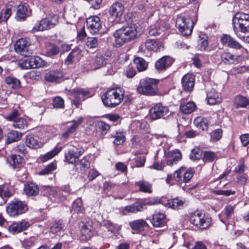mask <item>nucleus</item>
Segmentation results:
<instances>
[{
	"label": "nucleus",
	"instance_id": "f257e3e1",
	"mask_svg": "<svg viewBox=\"0 0 249 249\" xmlns=\"http://www.w3.org/2000/svg\"><path fill=\"white\" fill-rule=\"evenodd\" d=\"M232 26L236 36L246 43H249V14L236 13L232 18Z\"/></svg>",
	"mask_w": 249,
	"mask_h": 249
},
{
	"label": "nucleus",
	"instance_id": "f03ea898",
	"mask_svg": "<svg viewBox=\"0 0 249 249\" xmlns=\"http://www.w3.org/2000/svg\"><path fill=\"white\" fill-rule=\"evenodd\" d=\"M138 27L135 24L124 26L116 30L113 33L114 45L120 47L125 43L130 42L138 37Z\"/></svg>",
	"mask_w": 249,
	"mask_h": 249
},
{
	"label": "nucleus",
	"instance_id": "7ed1b4c3",
	"mask_svg": "<svg viewBox=\"0 0 249 249\" xmlns=\"http://www.w3.org/2000/svg\"><path fill=\"white\" fill-rule=\"evenodd\" d=\"M124 90L121 88H113L107 90L102 96L103 104L107 107H113L123 100Z\"/></svg>",
	"mask_w": 249,
	"mask_h": 249
},
{
	"label": "nucleus",
	"instance_id": "20e7f679",
	"mask_svg": "<svg viewBox=\"0 0 249 249\" xmlns=\"http://www.w3.org/2000/svg\"><path fill=\"white\" fill-rule=\"evenodd\" d=\"M159 81L155 79L144 78L142 79L137 87L139 93L146 96H155L158 93Z\"/></svg>",
	"mask_w": 249,
	"mask_h": 249
},
{
	"label": "nucleus",
	"instance_id": "39448f33",
	"mask_svg": "<svg viewBox=\"0 0 249 249\" xmlns=\"http://www.w3.org/2000/svg\"><path fill=\"white\" fill-rule=\"evenodd\" d=\"M28 207L25 201L14 199L6 207L7 213L11 217H16L27 212Z\"/></svg>",
	"mask_w": 249,
	"mask_h": 249
},
{
	"label": "nucleus",
	"instance_id": "423d86ee",
	"mask_svg": "<svg viewBox=\"0 0 249 249\" xmlns=\"http://www.w3.org/2000/svg\"><path fill=\"white\" fill-rule=\"evenodd\" d=\"M20 112L17 109H13L5 118L8 121H12V125L15 128L25 129L27 128L29 120L25 117H20Z\"/></svg>",
	"mask_w": 249,
	"mask_h": 249
},
{
	"label": "nucleus",
	"instance_id": "0eeeda50",
	"mask_svg": "<svg viewBox=\"0 0 249 249\" xmlns=\"http://www.w3.org/2000/svg\"><path fill=\"white\" fill-rule=\"evenodd\" d=\"M190 220L192 224L201 229L208 228L212 223V218L208 214L198 211L192 214Z\"/></svg>",
	"mask_w": 249,
	"mask_h": 249
},
{
	"label": "nucleus",
	"instance_id": "6e6552de",
	"mask_svg": "<svg viewBox=\"0 0 249 249\" xmlns=\"http://www.w3.org/2000/svg\"><path fill=\"white\" fill-rule=\"evenodd\" d=\"M124 12V5L121 2H114L109 6L108 10V19L112 25L119 22Z\"/></svg>",
	"mask_w": 249,
	"mask_h": 249
},
{
	"label": "nucleus",
	"instance_id": "1a4fd4ad",
	"mask_svg": "<svg viewBox=\"0 0 249 249\" xmlns=\"http://www.w3.org/2000/svg\"><path fill=\"white\" fill-rule=\"evenodd\" d=\"M58 17L57 15L53 14L50 15L47 17L37 21L32 29L33 32L43 31L49 30L54 27L57 23Z\"/></svg>",
	"mask_w": 249,
	"mask_h": 249
},
{
	"label": "nucleus",
	"instance_id": "9d476101",
	"mask_svg": "<svg viewBox=\"0 0 249 249\" xmlns=\"http://www.w3.org/2000/svg\"><path fill=\"white\" fill-rule=\"evenodd\" d=\"M194 25L193 20L188 16H179L177 18L176 26L183 36L192 34Z\"/></svg>",
	"mask_w": 249,
	"mask_h": 249
},
{
	"label": "nucleus",
	"instance_id": "9b49d317",
	"mask_svg": "<svg viewBox=\"0 0 249 249\" xmlns=\"http://www.w3.org/2000/svg\"><path fill=\"white\" fill-rule=\"evenodd\" d=\"M83 122L84 118L79 116L76 119L68 122L64 132L61 134V140L63 142L67 141L69 137L76 131Z\"/></svg>",
	"mask_w": 249,
	"mask_h": 249
},
{
	"label": "nucleus",
	"instance_id": "f8f14e48",
	"mask_svg": "<svg viewBox=\"0 0 249 249\" xmlns=\"http://www.w3.org/2000/svg\"><path fill=\"white\" fill-rule=\"evenodd\" d=\"M71 99L76 107H78L81 103L91 96L90 93L83 89H73L71 93Z\"/></svg>",
	"mask_w": 249,
	"mask_h": 249
},
{
	"label": "nucleus",
	"instance_id": "ddd939ff",
	"mask_svg": "<svg viewBox=\"0 0 249 249\" xmlns=\"http://www.w3.org/2000/svg\"><path fill=\"white\" fill-rule=\"evenodd\" d=\"M87 29L91 34H99L102 28L100 18L97 16L88 18L87 19Z\"/></svg>",
	"mask_w": 249,
	"mask_h": 249
},
{
	"label": "nucleus",
	"instance_id": "4468645a",
	"mask_svg": "<svg viewBox=\"0 0 249 249\" xmlns=\"http://www.w3.org/2000/svg\"><path fill=\"white\" fill-rule=\"evenodd\" d=\"M164 157L166 165L173 166L177 164L181 160L182 155L179 150L175 149L172 151H165Z\"/></svg>",
	"mask_w": 249,
	"mask_h": 249
},
{
	"label": "nucleus",
	"instance_id": "2eb2a0df",
	"mask_svg": "<svg viewBox=\"0 0 249 249\" xmlns=\"http://www.w3.org/2000/svg\"><path fill=\"white\" fill-rule=\"evenodd\" d=\"M168 112V108L160 103L155 104L149 111L150 115L153 120L160 119L166 115Z\"/></svg>",
	"mask_w": 249,
	"mask_h": 249
},
{
	"label": "nucleus",
	"instance_id": "dca6fc26",
	"mask_svg": "<svg viewBox=\"0 0 249 249\" xmlns=\"http://www.w3.org/2000/svg\"><path fill=\"white\" fill-rule=\"evenodd\" d=\"M30 226L29 222L25 219L15 221L8 228V231L13 234L19 233L27 230Z\"/></svg>",
	"mask_w": 249,
	"mask_h": 249
},
{
	"label": "nucleus",
	"instance_id": "f3484780",
	"mask_svg": "<svg viewBox=\"0 0 249 249\" xmlns=\"http://www.w3.org/2000/svg\"><path fill=\"white\" fill-rule=\"evenodd\" d=\"M221 41L224 45H226L231 48L241 50L242 53H247V49L243 48L239 42L229 35H223L221 38Z\"/></svg>",
	"mask_w": 249,
	"mask_h": 249
},
{
	"label": "nucleus",
	"instance_id": "a211bd4d",
	"mask_svg": "<svg viewBox=\"0 0 249 249\" xmlns=\"http://www.w3.org/2000/svg\"><path fill=\"white\" fill-rule=\"evenodd\" d=\"M30 44L25 38H20L17 41L15 45L16 52L24 56L29 55V47Z\"/></svg>",
	"mask_w": 249,
	"mask_h": 249
},
{
	"label": "nucleus",
	"instance_id": "6ab92c4d",
	"mask_svg": "<svg viewBox=\"0 0 249 249\" xmlns=\"http://www.w3.org/2000/svg\"><path fill=\"white\" fill-rule=\"evenodd\" d=\"M83 153V151L82 150L73 147L65 152V158L69 163L73 164L76 162V160Z\"/></svg>",
	"mask_w": 249,
	"mask_h": 249
},
{
	"label": "nucleus",
	"instance_id": "aec40b11",
	"mask_svg": "<svg viewBox=\"0 0 249 249\" xmlns=\"http://www.w3.org/2000/svg\"><path fill=\"white\" fill-rule=\"evenodd\" d=\"M7 162L13 169H19L24 162V159L18 155H12L7 158Z\"/></svg>",
	"mask_w": 249,
	"mask_h": 249
},
{
	"label": "nucleus",
	"instance_id": "412c9836",
	"mask_svg": "<svg viewBox=\"0 0 249 249\" xmlns=\"http://www.w3.org/2000/svg\"><path fill=\"white\" fill-rule=\"evenodd\" d=\"M52 201H61L66 198V196L61 195L60 193H57L56 189L52 187H47L44 189V194Z\"/></svg>",
	"mask_w": 249,
	"mask_h": 249
},
{
	"label": "nucleus",
	"instance_id": "4be33fe9",
	"mask_svg": "<svg viewBox=\"0 0 249 249\" xmlns=\"http://www.w3.org/2000/svg\"><path fill=\"white\" fill-rule=\"evenodd\" d=\"M82 56L81 50L77 47L72 49L65 59V63L71 65L73 63L79 61Z\"/></svg>",
	"mask_w": 249,
	"mask_h": 249
},
{
	"label": "nucleus",
	"instance_id": "5701e85b",
	"mask_svg": "<svg viewBox=\"0 0 249 249\" xmlns=\"http://www.w3.org/2000/svg\"><path fill=\"white\" fill-rule=\"evenodd\" d=\"M194 77L191 74H186L182 78L181 83L183 89L187 92L192 91L194 86Z\"/></svg>",
	"mask_w": 249,
	"mask_h": 249
},
{
	"label": "nucleus",
	"instance_id": "b1692460",
	"mask_svg": "<svg viewBox=\"0 0 249 249\" xmlns=\"http://www.w3.org/2000/svg\"><path fill=\"white\" fill-rule=\"evenodd\" d=\"M25 143L27 146L32 149H37L41 147L44 143L38 140L37 136L31 134L26 137Z\"/></svg>",
	"mask_w": 249,
	"mask_h": 249
},
{
	"label": "nucleus",
	"instance_id": "393cba45",
	"mask_svg": "<svg viewBox=\"0 0 249 249\" xmlns=\"http://www.w3.org/2000/svg\"><path fill=\"white\" fill-rule=\"evenodd\" d=\"M173 62L172 58L169 56H164L156 62L155 67L158 70H164L171 66Z\"/></svg>",
	"mask_w": 249,
	"mask_h": 249
},
{
	"label": "nucleus",
	"instance_id": "a878e982",
	"mask_svg": "<svg viewBox=\"0 0 249 249\" xmlns=\"http://www.w3.org/2000/svg\"><path fill=\"white\" fill-rule=\"evenodd\" d=\"M151 222L155 227H160L164 226L166 222L165 213H156L153 215Z\"/></svg>",
	"mask_w": 249,
	"mask_h": 249
},
{
	"label": "nucleus",
	"instance_id": "bb28decb",
	"mask_svg": "<svg viewBox=\"0 0 249 249\" xmlns=\"http://www.w3.org/2000/svg\"><path fill=\"white\" fill-rule=\"evenodd\" d=\"M207 100L208 103L211 105H214L221 102V98L219 93L214 89H211L207 93Z\"/></svg>",
	"mask_w": 249,
	"mask_h": 249
},
{
	"label": "nucleus",
	"instance_id": "cd10ccee",
	"mask_svg": "<svg viewBox=\"0 0 249 249\" xmlns=\"http://www.w3.org/2000/svg\"><path fill=\"white\" fill-rule=\"evenodd\" d=\"M30 14L28 5L27 3H24L18 5L16 14V18L18 20H24Z\"/></svg>",
	"mask_w": 249,
	"mask_h": 249
},
{
	"label": "nucleus",
	"instance_id": "c85d7f7f",
	"mask_svg": "<svg viewBox=\"0 0 249 249\" xmlns=\"http://www.w3.org/2000/svg\"><path fill=\"white\" fill-rule=\"evenodd\" d=\"M145 47L147 50L154 52L160 51L163 48V45L161 42L152 39L146 40L145 43Z\"/></svg>",
	"mask_w": 249,
	"mask_h": 249
},
{
	"label": "nucleus",
	"instance_id": "c756f323",
	"mask_svg": "<svg viewBox=\"0 0 249 249\" xmlns=\"http://www.w3.org/2000/svg\"><path fill=\"white\" fill-rule=\"evenodd\" d=\"M129 225L132 230L139 232L144 230V228L148 226V224L143 219H137L129 222Z\"/></svg>",
	"mask_w": 249,
	"mask_h": 249
},
{
	"label": "nucleus",
	"instance_id": "7c9ffc66",
	"mask_svg": "<svg viewBox=\"0 0 249 249\" xmlns=\"http://www.w3.org/2000/svg\"><path fill=\"white\" fill-rule=\"evenodd\" d=\"M143 209V205L141 203H134L131 205L126 206L122 210V213L124 215L130 213H136L141 212Z\"/></svg>",
	"mask_w": 249,
	"mask_h": 249
},
{
	"label": "nucleus",
	"instance_id": "2f4dec72",
	"mask_svg": "<svg viewBox=\"0 0 249 249\" xmlns=\"http://www.w3.org/2000/svg\"><path fill=\"white\" fill-rule=\"evenodd\" d=\"M13 195L8 184L5 183L0 185V197L6 203L7 199Z\"/></svg>",
	"mask_w": 249,
	"mask_h": 249
},
{
	"label": "nucleus",
	"instance_id": "473e14b6",
	"mask_svg": "<svg viewBox=\"0 0 249 249\" xmlns=\"http://www.w3.org/2000/svg\"><path fill=\"white\" fill-rule=\"evenodd\" d=\"M239 56H236L230 53H224L221 55V59L226 64H236L239 62Z\"/></svg>",
	"mask_w": 249,
	"mask_h": 249
},
{
	"label": "nucleus",
	"instance_id": "72a5a7b5",
	"mask_svg": "<svg viewBox=\"0 0 249 249\" xmlns=\"http://www.w3.org/2000/svg\"><path fill=\"white\" fill-rule=\"evenodd\" d=\"M62 147L57 145L52 150L41 155L40 159L42 162H46L57 155L62 150Z\"/></svg>",
	"mask_w": 249,
	"mask_h": 249
},
{
	"label": "nucleus",
	"instance_id": "f704fd0d",
	"mask_svg": "<svg viewBox=\"0 0 249 249\" xmlns=\"http://www.w3.org/2000/svg\"><path fill=\"white\" fill-rule=\"evenodd\" d=\"M63 77L62 72L59 71H52L48 72L45 76V80L53 82H57Z\"/></svg>",
	"mask_w": 249,
	"mask_h": 249
},
{
	"label": "nucleus",
	"instance_id": "c9c22d12",
	"mask_svg": "<svg viewBox=\"0 0 249 249\" xmlns=\"http://www.w3.org/2000/svg\"><path fill=\"white\" fill-rule=\"evenodd\" d=\"M135 185L139 188V191L145 193H151L152 191V184L149 182L141 180L136 182Z\"/></svg>",
	"mask_w": 249,
	"mask_h": 249
},
{
	"label": "nucleus",
	"instance_id": "e433bc0d",
	"mask_svg": "<svg viewBox=\"0 0 249 249\" xmlns=\"http://www.w3.org/2000/svg\"><path fill=\"white\" fill-rule=\"evenodd\" d=\"M196 106L193 102L182 103L180 105V111L184 114H189L194 111Z\"/></svg>",
	"mask_w": 249,
	"mask_h": 249
},
{
	"label": "nucleus",
	"instance_id": "4c0bfd02",
	"mask_svg": "<svg viewBox=\"0 0 249 249\" xmlns=\"http://www.w3.org/2000/svg\"><path fill=\"white\" fill-rule=\"evenodd\" d=\"M194 123L195 125L202 130H206L208 127V121L207 119L199 116L195 119Z\"/></svg>",
	"mask_w": 249,
	"mask_h": 249
},
{
	"label": "nucleus",
	"instance_id": "58836bf2",
	"mask_svg": "<svg viewBox=\"0 0 249 249\" xmlns=\"http://www.w3.org/2000/svg\"><path fill=\"white\" fill-rule=\"evenodd\" d=\"M81 234L82 240H87L90 239L92 235L91 227L86 224H83L81 227Z\"/></svg>",
	"mask_w": 249,
	"mask_h": 249
},
{
	"label": "nucleus",
	"instance_id": "ea45409f",
	"mask_svg": "<svg viewBox=\"0 0 249 249\" xmlns=\"http://www.w3.org/2000/svg\"><path fill=\"white\" fill-rule=\"evenodd\" d=\"M102 54L99 53L97 54L93 61V66L90 67V70H95L104 66L106 64L104 58L102 57Z\"/></svg>",
	"mask_w": 249,
	"mask_h": 249
},
{
	"label": "nucleus",
	"instance_id": "a19ab883",
	"mask_svg": "<svg viewBox=\"0 0 249 249\" xmlns=\"http://www.w3.org/2000/svg\"><path fill=\"white\" fill-rule=\"evenodd\" d=\"M24 191L27 195L36 196L38 194L39 189L36 184L30 183L25 185Z\"/></svg>",
	"mask_w": 249,
	"mask_h": 249
},
{
	"label": "nucleus",
	"instance_id": "79ce46f5",
	"mask_svg": "<svg viewBox=\"0 0 249 249\" xmlns=\"http://www.w3.org/2000/svg\"><path fill=\"white\" fill-rule=\"evenodd\" d=\"M31 68H37L44 66L46 63L38 56L30 57Z\"/></svg>",
	"mask_w": 249,
	"mask_h": 249
},
{
	"label": "nucleus",
	"instance_id": "37998d69",
	"mask_svg": "<svg viewBox=\"0 0 249 249\" xmlns=\"http://www.w3.org/2000/svg\"><path fill=\"white\" fill-rule=\"evenodd\" d=\"M112 137L114 138L113 143L119 145L123 143L125 140L124 133L122 131H116L112 134Z\"/></svg>",
	"mask_w": 249,
	"mask_h": 249
},
{
	"label": "nucleus",
	"instance_id": "c03bdc74",
	"mask_svg": "<svg viewBox=\"0 0 249 249\" xmlns=\"http://www.w3.org/2000/svg\"><path fill=\"white\" fill-rule=\"evenodd\" d=\"M164 28L161 27L160 22H157L155 24L151 26L149 34L151 36H156L160 35L163 32Z\"/></svg>",
	"mask_w": 249,
	"mask_h": 249
},
{
	"label": "nucleus",
	"instance_id": "a18cd8bd",
	"mask_svg": "<svg viewBox=\"0 0 249 249\" xmlns=\"http://www.w3.org/2000/svg\"><path fill=\"white\" fill-rule=\"evenodd\" d=\"M22 135L18 131L12 130L7 134L6 142L10 143L19 141L21 138Z\"/></svg>",
	"mask_w": 249,
	"mask_h": 249
},
{
	"label": "nucleus",
	"instance_id": "49530a36",
	"mask_svg": "<svg viewBox=\"0 0 249 249\" xmlns=\"http://www.w3.org/2000/svg\"><path fill=\"white\" fill-rule=\"evenodd\" d=\"M137 69L139 71H143L146 70L148 64L142 58L137 57L134 60Z\"/></svg>",
	"mask_w": 249,
	"mask_h": 249
},
{
	"label": "nucleus",
	"instance_id": "de8ad7c7",
	"mask_svg": "<svg viewBox=\"0 0 249 249\" xmlns=\"http://www.w3.org/2000/svg\"><path fill=\"white\" fill-rule=\"evenodd\" d=\"M183 204L184 202L179 198L170 199L167 203L169 207L174 209H180L183 206Z\"/></svg>",
	"mask_w": 249,
	"mask_h": 249
},
{
	"label": "nucleus",
	"instance_id": "09e8293b",
	"mask_svg": "<svg viewBox=\"0 0 249 249\" xmlns=\"http://www.w3.org/2000/svg\"><path fill=\"white\" fill-rule=\"evenodd\" d=\"M202 159L205 162H212L217 159V156L213 152L204 151L203 152Z\"/></svg>",
	"mask_w": 249,
	"mask_h": 249
},
{
	"label": "nucleus",
	"instance_id": "8fccbe9b",
	"mask_svg": "<svg viewBox=\"0 0 249 249\" xmlns=\"http://www.w3.org/2000/svg\"><path fill=\"white\" fill-rule=\"evenodd\" d=\"M98 39L95 37H88L85 41V46L88 49H94L98 47Z\"/></svg>",
	"mask_w": 249,
	"mask_h": 249
},
{
	"label": "nucleus",
	"instance_id": "3c124183",
	"mask_svg": "<svg viewBox=\"0 0 249 249\" xmlns=\"http://www.w3.org/2000/svg\"><path fill=\"white\" fill-rule=\"evenodd\" d=\"M5 82L13 89H17L20 87V82L18 79L11 76L5 78Z\"/></svg>",
	"mask_w": 249,
	"mask_h": 249
},
{
	"label": "nucleus",
	"instance_id": "603ef678",
	"mask_svg": "<svg viewBox=\"0 0 249 249\" xmlns=\"http://www.w3.org/2000/svg\"><path fill=\"white\" fill-rule=\"evenodd\" d=\"M89 159H90L89 156V155L85 156L77 163V165L79 166V168L81 170L84 171L85 170L87 169L89 167V166H90Z\"/></svg>",
	"mask_w": 249,
	"mask_h": 249
},
{
	"label": "nucleus",
	"instance_id": "864d4df0",
	"mask_svg": "<svg viewBox=\"0 0 249 249\" xmlns=\"http://www.w3.org/2000/svg\"><path fill=\"white\" fill-rule=\"evenodd\" d=\"M235 102L237 107H247L249 106V100L243 96L236 97Z\"/></svg>",
	"mask_w": 249,
	"mask_h": 249
},
{
	"label": "nucleus",
	"instance_id": "5fc2aeb1",
	"mask_svg": "<svg viewBox=\"0 0 249 249\" xmlns=\"http://www.w3.org/2000/svg\"><path fill=\"white\" fill-rule=\"evenodd\" d=\"M84 210L82 199L80 198L76 199L73 203L72 211L78 213L82 212Z\"/></svg>",
	"mask_w": 249,
	"mask_h": 249
},
{
	"label": "nucleus",
	"instance_id": "6e6d98bb",
	"mask_svg": "<svg viewBox=\"0 0 249 249\" xmlns=\"http://www.w3.org/2000/svg\"><path fill=\"white\" fill-rule=\"evenodd\" d=\"M223 131L218 128L213 131L210 134V140L213 142H217L222 138Z\"/></svg>",
	"mask_w": 249,
	"mask_h": 249
},
{
	"label": "nucleus",
	"instance_id": "4d7b16f0",
	"mask_svg": "<svg viewBox=\"0 0 249 249\" xmlns=\"http://www.w3.org/2000/svg\"><path fill=\"white\" fill-rule=\"evenodd\" d=\"M12 9L6 7L1 10L0 13V22L6 21L12 14Z\"/></svg>",
	"mask_w": 249,
	"mask_h": 249
},
{
	"label": "nucleus",
	"instance_id": "13d9d810",
	"mask_svg": "<svg viewBox=\"0 0 249 249\" xmlns=\"http://www.w3.org/2000/svg\"><path fill=\"white\" fill-rule=\"evenodd\" d=\"M62 228L63 226L61 223L59 222H55L50 228V232L60 236H61V231Z\"/></svg>",
	"mask_w": 249,
	"mask_h": 249
},
{
	"label": "nucleus",
	"instance_id": "bf43d9fd",
	"mask_svg": "<svg viewBox=\"0 0 249 249\" xmlns=\"http://www.w3.org/2000/svg\"><path fill=\"white\" fill-rule=\"evenodd\" d=\"M203 155V152L198 148L193 149L190 154V159L193 160H200Z\"/></svg>",
	"mask_w": 249,
	"mask_h": 249
},
{
	"label": "nucleus",
	"instance_id": "052dcab7",
	"mask_svg": "<svg viewBox=\"0 0 249 249\" xmlns=\"http://www.w3.org/2000/svg\"><path fill=\"white\" fill-rule=\"evenodd\" d=\"M104 225L109 231L112 233L117 232L120 229V226L117 224L112 223L110 221H106Z\"/></svg>",
	"mask_w": 249,
	"mask_h": 249
},
{
	"label": "nucleus",
	"instance_id": "680f3d73",
	"mask_svg": "<svg viewBox=\"0 0 249 249\" xmlns=\"http://www.w3.org/2000/svg\"><path fill=\"white\" fill-rule=\"evenodd\" d=\"M56 168V163L53 162L48 164L46 167L40 171L39 174L40 175H48L52 173V171Z\"/></svg>",
	"mask_w": 249,
	"mask_h": 249
},
{
	"label": "nucleus",
	"instance_id": "e2e57ef3",
	"mask_svg": "<svg viewBox=\"0 0 249 249\" xmlns=\"http://www.w3.org/2000/svg\"><path fill=\"white\" fill-rule=\"evenodd\" d=\"M28 56H25V57L21 59L18 63V65L22 69H29L31 68V65L30 63V57Z\"/></svg>",
	"mask_w": 249,
	"mask_h": 249
},
{
	"label": "nucleus",
	"instance_id": "0e129e2a",
	"mask_svg": "<svg viewBox=\"0 0 249 249\" xmlns=\"http://www.w3.org/2000/svg\"><path fill=\"white\" fill-rule=\"evenodd\" d=\"M183 174V181L184 183L189 182L192 179L194 171L193 169L190 168L184 171Z\"/></svg>",
	"mask_w": 249,
	"mask_h": 249
},
{
	"label": "nucleus",
	"instance_id": "69168bd1",
	"mask_svg": "<svg viewBox=\"0 0 249 249\" xmlns=\"http://www.w3.org/2000/svg\"><path fill=\"white\" fill-rule=\"evenodd\" d=\"M249 71V66H242L233 67L231 72L234 74H241Z\"/></svg>",
	"mask_w": 249,
	"mask_h": 249
},
{
	"label": "nucleus",
	"instance_id": "338daca9",
	"mask_svg": "<svg viewBox=\"0 0 249 249\" xmlns=\"http://www.w3.org/2000/svg\"><path fill=\"white\" fill-rule=\"evenodd\" d=\"M103 188L104 189L108 192H115L116 190V189L118 188V186L117 185H116L115 183L110 182H105L103 185Z\"/></svg>",
	"mask_w": 249,
	"mask_h": 249
},
{
	"label": "nucleus",
	"instance_id": "774afa93",
	"mask_svg": "<svg viewBox=\"0 0 249 249\" xmlns=\"http://www.w3.org/2000/svg\"><path fill=\"white\" fill-rule=\"evenodd\" d=\"M53 106L54 108H63L64 107V100L59 96L55 97L53 100Z\"/></svg>",
	"mask_w": 249,
	"mask_h": 249
}]
</instances>
